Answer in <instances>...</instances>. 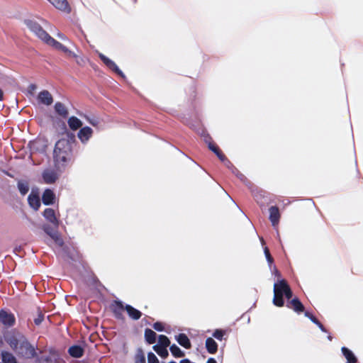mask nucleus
I'll use <instances>...</instances> for the list:
<instances>
[{
	"instance_id": "f257e3e1",
	"label": "nucleus",
	"mask_w": 363,
	"mask_h": 363,
	"mask_svg": "<svg viewBox=\"0 0 363 363\" xmlns=\"http://www.w3.org/2000/svg\"><path fill=\"white\" fill-rule=\"evenodd\" d=\"M75 143L73 133H67V137L57 140L53 150V160L57 169L65 168L72 159V144Z\"/></svg>"
},
{
	"instance_id": "c756f323",
	"label": "nucleus",
	"mask_w": 363,
	"mask_h": 363,
	"mask_svg": "<svg viewBox=\"0 0 363 363\" xmlns=\"http://www.w3.org/2000/svg\"><path fill=\"white\" fill-rule=\"evenodd\" d=\"M169 350L174 357H182L184 356V352L175 344L171 345Z\"/></svg>"
},
{
	"instance_id": "37998d69",
	"label": "nucleus",
	"mask_w": 363,
	"mask_h": 363,
	"mask_svg": "<svg viewBox=\"0 0 363 363\" xmlns=\"http://www.w3.org/2000/svg\"><path fill=\"white\" fill-rule=\"evenodd\" d=\"M76 60V62L80 65L82 66L84 64V60L82 57H80L78 56V58H74Z\"/></svg>"
},
{
	"instance_id": "f704fd0d",
	"label": "nucleus",
	"mask_w": 363,
	"mask_h": 363,
	"mask_svg": "<svg viewBox=\"0 0 363 363\" xmlns=\"http://www.w3.org/2000/svg\"><path fill=\"white\" fill-rule=\"evenodd\" d=\"M233 173L235 174L236 175V177L240 179L241 180L242 182H247V183H249V184L250 185H252V184L249 182L247 180V179L246 178V177L242 174L236 167H235L233 170H232Z\"/></svg>"
},
{
	"instance_id": "4468645a",
	"label": "nucleus",
	"mask_w": 363,
	"mask_h": 363,
	"mask_svg": "<svg viewBox=\"0 0 363 363\" xmlns=\"http://www.w3.org/2000/svg\"><path fill=\"white\" fill-rule=\"evenodd\" d=\"M125 308L128 316L132 320H138L142 317V313L139 310L135 308L133 306L126 304Z\"/></svg>"
},
{
	"instance_id": "393cba45",
	"label": "nucleus",
	"mask_w": 363,
	"mask_h": 363,
	"mask_svg": "<svg viewBox=\"0 0 363 363\" xmlns=\"http://www.w3.org/2000/svg\"><path fill=\"white\" fill-rule=\"evenodd\" d=\"M67 123H68L69 127L72 130H77V129L81 128L82 125V122L76 116H71L68 119Z\"/></svg>"
},
{
	"instance_id": "6ab92c4d",
	"label": "nucleus",
	"mask_w": 363,
	"mask_h": 363,
	"mask_svg": "<svg viewBox=\"0 0 363 363\" xmlns=\"http://www.w3.org/2000/svg\"><path fill=\"white\" fill-rule=\"evenodd\" d=\"M208 148L216 155L220 161L224 162L226 160L225 155L215 143H209Z\"/></svg>"
},
{
	"instance_id": "e433bc0d",
	"label": "nucleus",
	"mask_w": 363,
	"mask_h": 363,
	"mask_svg": "<svg viewBox=\"0 0 363 363\" xmlns=\"http://www.w3.org/2000/svg\"><path fill=\"white\" fill-rule=\"evenodd\" d=\"M224 335L225 331L220 329H216L213 333V336L218 340H222Z\"/></svg>"
},
{
	"instance_id": "6e6552de",
	"label": "nucleus",
	"mask_w": 363,
	"mask_h": 363,
	"mask_svg": "<svg viewBox=\"0 0 363 363\" xmlns=\"http://www.w3.org/2000/svg\"><path fill=\"white\" fill-rule=\"evenodd\" d=\"M93 130L89 126H85L79 130L77 136L82 143H86L91 138Z\"/></svg>"
},
{
	"instance_id": "7c9ffc66",
	"label": "nucleus",
	"mask_w": 363,
	"mask_h": 363,
	"mask_svg": "<svg viewBox=\"0 0 363 363\" xmlns=\"http://www.w3.org/2000/svg\"><path fill=\"white\" fill-rule=\"evenodd\" d=\"M169 345H170V341L166 335H159L158 344L157 345V346H160L162 347H167L169 346Z\"/></svg>"
},
{
	"instance_id": "f03ea898",
	"label": "nucleus",
	"mask_w": 363,
	"mask_h": 363,
	"mask_svg": "<svg viewBox=\"0 0 363 363\" xmlns=\"http://www.w3.org/2000/svg\"><path fill=\"white\" fill-rule=\"evenodd\" d=\"M25 23L33 33L48 45L51 46L55 41L37 22L32 20H26Z\"/></svg>"
},
{
	"instance_id": "4d7b16f0",
	"label": "nucleus",
	"mask_w": 363,
	"mask_h": 363,
	"mask_svg": "<svg viewBox=\"0 0 363 363\" xmlns=\"http://www.w3.org/2000/svg\"><path fill=\"white\" fill-rule=\"evenodd\" d=\"M16 363H18L17 362Z\"/></svg>"
},
{
	"instance_id": "c03bdc74",
	"label": "nucleus",
	"mask_w": 363,
	"mask_h": 363,
	"mask_svg": "<svg viewBox=\"0 0 363 363\" xmlns=\"http://www.w3.org/2000/svg\"><path fill=\"white\" fill-rule=\"evenodd\" d=\"M92 279H93V281L94 283L96 285V286H103L101 283L100 282V281L99 280V279L96 277V276H94L92 277Z\"/></svg>"
},
{
	"instance_id": "a211bd4d",
	"label": "nucleus",
	"mask_w": 363,
	"mask_h": 363,
	"mask_svg": "<svg viewBox=\"0 0 363 363\" xmlns=\"http://www.w3.org/2000/svg\"><path fill=\"white\" fill-rule=\"evenodd\" d=\"M28 202L35 211H38L40 206V199L37 194H30L28 197Z\"/></svg>"
},
{
	"instance_id": "1a4fd4ad",
	"label": "nucleus",
	"mask_w": 363,
	"mask_h": 363,
	"mask_svg": "<svg viewBox=\"0 0 363 363\" xmlns=\"http://www.w3.org/2000/svg\"><path fill=\"white\" fill-rule=\"evenodd\" d=\"M269 219L273 226L278 225L281 217L279 209L277 206H273L269 208Z\"/></svg>"
},
{
	"instance_id": "5fc2aeb1",
	"label": "nucleus",
	"mask_w": 363,
	"mask_h": 363,
	"mask_svg": "<svg viewBox=\"0 0 363 363\" xmlns=\"http://www.w3.org/2000/svg\"><path fill=\"white\" fill-rule=\"evenodd\" d=\"M6 174L9 177H12L11 174H9V173H6Z\"/></svg>"
},
{
	"instance_id": "9d476101",
	"label": "nucleus",
	"mask_w": 363,
	"mask_h": 363,
	"mask_svg": "<svg viewBox=\"0 0 363 363\" xmlns=\"http://www.w3.org/2000/svg\"><path fill=\"white\" fill-rule=\"evenodd\" d=\"M38 101L40 104L50 106L53 102V98L48 91L43 90L38 94Z\"/></svg>"
},
{
	"instance_id": "2f4dec72",
	"label": "nucleus",
	"mask_w": 363,
	"mask_h": 363,
	"mask_svg": "<svg viewBox=\"0 0 363 363\" xmlns=\"http://www.w3.org/2000/svg\"><path fill=\"white\" fill-rule=\"evenodd\" d=\"M18 189L22 195H26L29 191V186L27 182L19 181L18 182Z\"/></svg>"
},
{
	"instance_id": "a18cd8bd",
	"label": "nucleus",
	"mask_w": 363,
	"mask_h": 363,
	"mask_svg": "<svg viewBox=\"0 0 363 363\" xmlns=\"http://www.w3.org/2000/svg\"><path fill=\"white\" fill-rule=\"evenodd\" d=\"M35 89H36V85H35V84H30V85H29V86H28V91H29V92H30V94H33V91L35 90Z\"/></svg>"
},
{
	"instance_id": "a19ab883",
	"label": "nucleus",
	"mask_w": 363,
	"mask_h": 363,
	"mask_svg": "<svg viewBox=\"0 0 363 363\" xmlns=\"http://www.w3.org/2000/svg\"><path fill=\"white\" fill-rule=\"evenodd\" d=\"M44 320V314L40 312L38 315V317L34 319V323L35 325H39L43 320Z\"/></svg>"
},
{
	"instance_id": "6e6d98bb",
	"label": "nucleus",
	"mask_w": 363,
	"mask_h": 363,
	"mask_svg": "<svg viewBox=\"0 0 363 363\" xmlns=\"http://www.w3.org/2000/svg\"><path fill=\"white\" fill-rule=\"evenodd\" d=\"M169 363H177V362H174V361H172V362H169Z\"/></svg>"
},
{
	"instance_id": "72a5a7b5",
	"label": "nucleus",
	"mask_w": 363,
	"mask_h": 363,
	"mask_svg": "<svg viewBox=\"0 0 363 363\" xmlns=\"http://www.w3.org/2000/svg\"><path fill=\"white\" fill-rule=\"evenodd\" d=\"M50 237L58 246H63L64 241L57 232H53L52 234H50Z\"/></svg>"
},
{
	"instance_id": "4be33fe9",
	"label": "nucleus",
	"mask_w": 363,
	"mask_h": 363,
	"mask_svg": "<svg viewBox=\"0 0 363 363\" xmlns=\"http://www.w3.org/2000/svg\"><path fill=\"white\" fill-rule=\"evenodd\" d=\"M55 112L62 118H67L68 116V111L65 106L61 102H57L55 104Z\"/></svg>"
},
{
	"instance_id": "20e7f679",
	"label": "nucleus",
	"mask_w": 363,
	"mask_h": 363,
	"mask_svg": "<svg viewBox=\"0 0 363 363\" xmlns=\"http://www.w3.org/2000/svg\"><path fill=\"white\" fill-rule=\"evenodd\" d=\"M125 305L119 300H115L111 303L110 310L115 318L121 320H123L125 319L123 315V311H125Z\"/></svg>"
},
{
	"instance_id": "4c0bfd02",
	"label": "nucleus",
	"mask_w": 363,
	"mask_h": 363,
	"mask_svg": "<svg viewBox=\"0 0 363 363\" xmlns=\"http://www.w3.org/2000/svg\"><path fill=\"white\" fill-rule=\"evenodd\" d=\"M284 296H286V298L287 299L291 298V297L293 296V293H292V291L287 282L286 284V287L284 289Z\"/></svg>"
},
{
	"instance_id": "de8ad7c7",
	"label": "nucleus",
	"mask_w": 363,
	"mask_h": 363,
	"mask_svg": "<svg viewBox=\"0 0 363 363\" xmlns=\"http://www.w3.org/2000/svg\"><path fill=\"white\" fill-rule=\"evenodd\" d=\"M274 271L275 276L279 278L281 277V274L275 267L274 268Z\"/></svg>"
},
{
	"instance_id": "473e14b6",
	"label": "nucleus",
	"mask_w": 363,
	"mask_h": 363,
	"mask_svg": "<svg viewBox=\"0 0 363 363\" xmlns=\"http://www.w3.org/2000/svg\"><path fill=\"white\" fill-rule=\"evenodd\" d=\"M135 363H146L145 354L142 349H139L135 356Z\"/></svg>"
},
{
	"instance_id": "864d4df0",
	"label": "nucleus",
	"mask_w": 363,
	"mask_h": 363,
	"mask_svg": "<svg viewBox=\"0 0 363 363\" xmlns=\"http://www.w3.org/2000/svg\"><path fill=\"white\" fill-rule=\"evenodd\" d=\"M328 339H329L330 340H332V337H331V336H328Z\"/></svg>"
},
{
	"instance_id": "a878e982",
	"label": "nucleus",
	"mask_w": 363,
	"mask_h": 363,
	"mask_svg": "<svg viewBox=\"0 0 363 363\" xmlns=\"http://www.w3.org/2000/svg\"><path fill=\"white\" fill-rule=\"evenodd\" d=\"M55 8L66 11L69 8L67 0H48Z\"/></svg>"
},
{
	"instance_id": "39448f33",
	"label": "nucleus",
	"mask_w": 363,
	"mask_h": 363,
	"mask_svg": "<svg viewBox=\"0 0 363 363\" xmlns=\"http://www.w3.org/2000/svg\"><path fill=\"white\" fill-rule=\"evenodd\" d=\"M0 322L6 328H11L16 323V318L11 313L0 310Z\"/></svg>"
},
{
	"instance_id": "423d86ee",
	"label": "nucleus",
	"mask_w": 363,
	"mask_h": 363,
	"mask_svg": "<svg viewBox=\"0 0 363 363\" xmlns=\"http://www.w3.org/2000/svg\"><path fill=\"white\" fill-rule=\"evenodd\" d=\"M99 58L104 63V65L108 67L111 70L116 73L117 74L124 77L121 70L118 67L116 64L112 61L111 59L105 56L104 54H99Z\"/></svg>"
},
{
	"instance_id": "c85d7f7f",
	"label": "nucleus",
	"mask_w": 363,
	"mask_h": 363,
	"mask_svg": "<svg viewBox=\"0 0 363 363\" xmlns=\"http://www.w3.org/2000/svg\"><path fill=\"white\" fill-rule=\"evenodd\" d=\"M152 348L157 352V354L162 358H167L169 355V352L167 347L154 345Z\"/></svg>"
},
{
	"instance_id": "3c124183",
	"label": "nucleus",
	"mask_w": 363,
	"mask_h": 363,
	"mask_svg": "<svg viewBox=\"0 0 363 363\" xmlns=\"http://www.w3.org/2000/svg\"><path fill=\"white\" fill-rule=\"evenodd\" d=\"M4 99V92L0 88V101H2Z\"/></svg>"
},
{
	"instance_id": "aec40b11",
	"label": "nucleus",
	"mask_w": 363,
	"mask_h": 363,
	"mask_svg": "<svg viewBox=\"0 0 363 363\" xmlns=\"http://www.w3.org/2000/svg\"><path fill=\"white\" fill-rule=\"evenodd\" d=\"M68 352L70 356L79 358L84 354V349L79 345H72L69 348Z\"/></svg>"
},
{
	"instance_id": "7ed1b4c3",
	"label": "nucleus",
	"mask_w": 363,
	"mask_h": 363,
	"mask_svg": "<svg viewBox=\"0 0 363 363\" xmlns=\"http://www.w3.org/2000/svg\"><path fill=\"white\" fill-rule=\"evenodd\" d=\"M286 281L281 279L274 284V298L273 303L278 307H282L284 305L283 296L284 295V289L286 287Z\"/></svg>"
},
{
	"instance_id": "f8f14e48",
	"label": "nucleus",
	"mask_w": 363,
	"mask_h": 363,
	"mask_svg": "<svg viewBox=\"0 0 363 363\" xmlns=\"http://www.w3.org/2000/svg\"><path fill=\"white\" fill-rule=\"evenodd\" d=\"M43 214L48 221H49L50 223L53 224L56 227L58 226L59 221L55 216V212L52 208H45Z\"/></svg>"
},
{
	"instance_id": "2eb2a0df",
	"label": "nucleus",
	"mask_w": 363,
	"mask_h": 363,
	"mask_svg": "<svg viewBox=\"0 0 363 363\" xmlns=\"http://www.w3.org/2000/svg\"><path fill=\"white\" fill-rule=\"evenodd\" d=\"M51 46L57 50H60V51L65 52L69 57H71L73 58H78L77 55H76L74 52L69 50L67 47H65L62 43L57 41L56 40Z\"/></svg>"
},
{
	"instance_id": "49530a36",
	"label": "nucleus",
	"mask_w": 363,
	"mask_h": 363,
	"mask_svg": "<svg viewBox=\"0 0 363 363\" xmlns=\"http://www.w3.org/2000/svg\"><path fill=\"white\" fill-rule=\"evenodd\" d=\"M57 35L60 39L62 40H67V37L63 33H58Z\"/></svg>"
},
{
	"instance_id": "b1692460",
	"label": "nucleus",
	"mask_w": 363,
	"mask_h": 363,
	"mask_svg": "<svg viewBox=\"0 0 363 363\" xmlns=\"http://www.w3.org/2000/svg\"><path fill=\"white\" fill-rule=\"evenodd\" d=\"M21 348L25 350V354L30 357H34L36 355L35 348L28 342H23Z\"/></svg>"
},
{
	"instance_id": "ddd939ff",
	"label": "nucleus",
	"mask_w": 363,
	"mask_h": 363,
	"mask_svg": "<svg viewBox=\"0 0 363 363\" xmlns=\"http://www.w3.org/2000/svg\"><path fill=\"white\" fill-rule=\"evenodd\" d=\"M55 194L54 192L50 189H47L44 191L42 196V201L45 205H51L55 203Z\"/></svg>"
},
{
	"instance_id": "79ce46f5",
	"label": "nucleus",
	"mask_w": 363,
	"mask_h": 363,
	"mask_svg": "<svg viewBox=\"0 0 363 363\" xmlns=\"http://www.w3.org/2000/svg\"><path fill=\"white\" fill-rule=\"evenodd\" d=\"M225 163V164L226 165V167L229 169H230L231 170H233L235 167L231 163V162L228 160V158L226 157V160H225V161L223 162Z\"/></svg>"
},
{
	"instance_id": "5701e85b",
	"label": "nucleus",
	"mask_w": 363,
	"mask_h": 363,
	"mask_svg": "<svg viewBox=\"0 0 363 363\" xmlns=\"http://www.w3.org/2000/svg\"><path fill=\"white\" fill-rule=\"evenodd\" d=\"M145 339L148 344H154L156 342L157 334L151 329L146 328L145 330Z\"/></svg>"
},
{
	"instance_id": "dca6fc26",
	"label": "nucleus",
	"mask_w": 363,
	"mask_h": 363,
	"mask_svg": "<svg viewBox=\"0 0 363 363\" xmlns=\"http://www.w3.org/2000/svg\"><path fill=\"white\" fill-rule=\"evenodd\" d=\"M176 340L177 342L183 347L186 349H190L191 347L190 340L186 334L179 333L176 336Z\"/></svg>"
},
{
	"instance_id": "ea45409f",
	"label": "nucleus",
	"mask_w": 363,
	"mask_h": 363,
	"mask_svg": "<svg viewBox=\"0 0 363 363\" xmlns=\"http://www.w3.org/2000/svg\"><path fill=\"white\" fill-rule=\"evenodd\" d=\"M152 328L155 330L159 331V332H162L164 330V325L161 322H156V323H153Z\"/></svg>"
},
{
	"instance_id": "9b49d317",
	"label": "nucleus",
	"mask_w": 363,
	"mask_h": 363,
	"mask_svg": "<svg viewBox=\"0 0 363 363\" xmlns=\"http://www.w3.org/2000/svg\"><path fill=\"white\" fill-rule=\"evenodd\" d=\"M286 306L293 309L295 312L300 313L304 311L305 307L298 298H294L288 301Z\"/></svg>"
},
{
	"instance_id": "09e8293b",
	"label": "nucleus",
	"mask_w": 363,
	"mask_h": 363,
	"mask_svg": "<svg viewBox=\"0 0 363 363\" xmlns=\"http://www.w3.org/2000/svg\"><path fill=\"white\" fill-rule=\"evenodd\" d=\"M45 231L46 232V233H48L50 236V234H52V233L54 231H52L50 228H45Z\"/></svg>"
},
{
	"instance_id": "603ef678",
	"label": "nucleus",
	"mask_w": 363,
	"mask_h": 363,
	"mask_svg": "<svg viewBox=\"0 0 363 363\" xmlns=\"http://www.w3.org/2000/svg\"><path fill=\"white\" fill-rule=\"evenodd\" d=\"M180 363H191V362L188 359H184L181 360Z\"/></svg>"
},
{
	"instance_id": "8fccbe9b",
	"label": "nucleus",
	"mask_w": 363,
	"mask_h": 363,
	"mask_svg": "<svg viewBox=\"0 0 363 363\" xmlns=\"http://www.w3.org/2000/svg\"><path fill=\"white\" fill-rule=\"evenodd\" d=\"M206 363H217V362L214 358L211 357L207 360Z\"/></svg>"
},
{
	"instance_id": "f3484780",
	"label": "nucleus",
	"mask_w": 363,
	"mask_h": 363,
	"mask_svg": "<svg viewBox=\"0 0 363 363\" xmlns=\"http://www.w3.org/2000/svg\"><path fill=\"white\" fill-rule=\"evenodd\" d=\"M342 354L347 359V363H357L358 359L354 353L346 347H342L341 349Z\"/></svg>"
},
{
	"instance_id": "58836bf2",
	"label": "nucleus",
	"mask_w": 363,
	"mask_h": 363,
	"mask_svg": "<svg viewBox=\"0 0 363 363\" xmlns=\"http://www.w3.org/2000/svg\"><path fill=\"white\" fill-rule=\"evenodd\" d=\"M147 362L148 363H159L157 357L151 352L147 354Z\"/></svg>"
},
{
	"instance_id": "cd10ccee",
	"label": "nucleus",
	"mask_w": 363,
	"mask_h": 363,
	"mask_svg": "<svg viewBox=\"0 0 363 363\" xmlns=\"http://www.w3.org/2000/svg\"><path fill=\"white\" fill-rule=\"evenodd\" d=\"M1 359L3 363H16L17 362L13 354L6 351L1 352Z\"/></svg>"
},
{
	"instance_id": "412c9836",
	"label": "nucleus",
	"mask_w": 363,
	"mask_h": 363,
	"mask_svg": "<svg viewBox=\"0 0 363 363\" xmlns=\"http://www.w3.org/2000/svg\"><path fill=\"white\" fill-rule=\"evenodd\" d=\"M206 348L208 353L215 354L218 351V344L212 337H208L206 340Z\"/></svg>"
},
{
	"instance_id": "0eeeda50",
	"label": "nucleus",
	"mask_w": 363,
	"mask_h": 363,
	"mask_svg": "<svg viewBox=\"0 0 363 363\" xmlns=\"http://www.w3.org/2000/svg\"><path fill=\"white\" fill-rule=\"evenodd\" d=\"M43 181L45 184H54L58 179V174L55 170L51 169H46L42 174Z\"/></svg>"
},
{
	"instance_id": "c9c22d12",
	"label": "nucleus",
	"mask_w": 363,
	"mask_h": 363,
	"mask_svg": "<svg viewBox=\"0 0 363 363\" xmlns=\"http://www.w3.org/2000/svg\"><path fill=\"white\" fill-rule=\"evenodd\" d=\"M264 252L266 259H267L269 264L271 266L274 262V259L270 254L269 248L267 247H265L264 249Z\"/></svg>"
},
{
	"instance_id": "bb28decb",
	"label": "nucleus",
	"mask_w": 363,
	"mask_h": 363,
	"mask_svg": "<svg viewBox=\"0 0 363 363\" xmlns=\"http://www.w3.org/2000/svg\"><path fill=\"white\" fill-rule=\"evenodd\" d=\"M304 315L306 317L308 318L314 324H315L323 332L327 333V330L324 325L311 313L306 311Z\"/></svg>"
}]
</instances>
